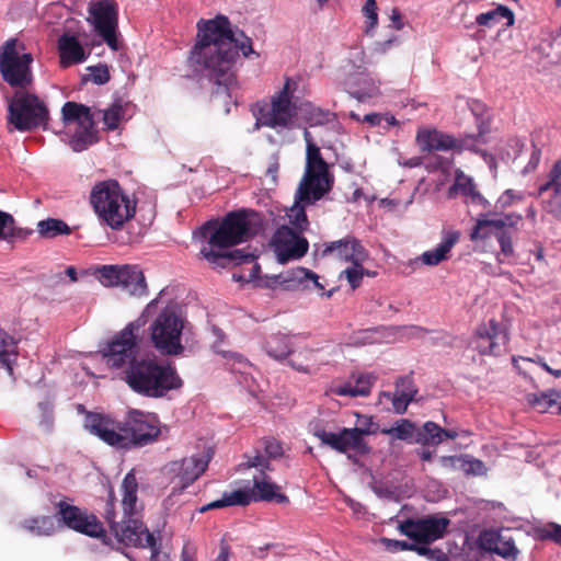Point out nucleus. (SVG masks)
Listing matches in <instances>:
<instances>
[{
	"label": "nucleus",
	"mask_w": 561,
	"mask_h": 561,
	"mask_svg": "<svg viewBox=\"0 0 561 561\" xmlns=\"http://www.w3.org/2000/svg\"><path fill=\"white\" fill-rule=\"evenodd\" d=\"M196 27V43L190 50L187 65L214 84L215 95L231 98L238 88L237 60L240 53L244 57L254 54L252 41L243 31L233 30L229 19L222 14L209 20L201 19Z\"/></svg>",
	"instance_id": "f257e3e1"
},
{
	"label": "nucleus",
	"mask_w": 561,
	"mask_h": 561,
	"mask_svg": "<svg viewBox=\"0 0 561 561\" xmlns=\"http://www.w3.org/2000/svg\"><path fill=\"white\" fill-rule=\"evenodd\" d=\"M84 427L110 446L121 449L144 447L156 442L161 433L156 414L130 409L122 422L107 415L89 412Z\"/></svg>",
	"instance_id": "f03ea898"
},
{
	"label": "nucleus",
	"mask_w": 561,
	"mask_h": 561,
	"mask_svg": "<svg viewBox=\"0 0 561 561\" xmlns=\"http://www.w3.org/2000/svg\"><path fill=\"white\" fill-rule=\"evenodd\" d=\"M122 379L134 392L148 398H162L183 386L174 366L148 356L131 365Z\"/></svg>",
	"instance_id": "7ed1b4c3"
},
{
	"label": "nucleus",
	"mask_w": 561,
	"mask_h": 561,
	"mask_svg": "<svg viewBox=\"0 0 561 561\" xmlns=\"http://www.w3.org/2000/svg\"><path fill=\"white\" fill-rule=\"evenodd\" d=\"M264 227L260 213L242 208L228 213L220 222L210 220L201 228L203 236L209 234L211 248L225 249L243 243Z\"/></svg>",
	"instance_id": "20e7f679"
},
{
	"label": "nucleus",
	"mask_w": 561,
	"mask_h": 561,
	"mask_svg": "<svg viewBox=\"0 0 561 561\" xmlns=\"http://www.w3.org/2000/svg\"><path fill=\"white\" fill-rule=\"evenodd\" d=\"M90 203L99 219L113 230H119L136 214L137 202L116 180L98 182L91 190Z\"/></svg>",
	"instance_id": "39448f33"
},
{
	"label": "nucleus",
	"mask_w": 561,
	"mask_h": 561,
	"mask_svg": "<svg viewBox=\"0 0 561 561\" xmlns=\"http://www.w3.org/2000/svg\"><path fill=\"white\" fill-rule=\"evenodd\" d=\"M304 138L306 141V170L298 187V198L307 204H313L331 191L334 176L329 172V164L307 129H305Z\"/></svg>",
	"instance_id": "423d86ee"
},
{
	"label": "nucleus",
	"mask_w": 561,
	"mask_h": 561,
	"mask_svg": "<svg viewBox=\"0 0 561 561\" xmlns=\"http://www.w3.org/2000/svg\"><path fill=\"white\" fill-rule=\"evenodd\" d=\"M49 111L36 94L18 90L8 100L7 124L9 130L21 133L46 128Z\"/></svg>",
	"instance_id": "0eeeda50"
},
{
	"label": "nucleus",
	"mask_w": 561,
	"mask_h": 561,
	"mask_svg": "<svg viewBox=\"0 0 561 561\" xmlns=\"http://www.w3.org/2000/svg\"><path fill=\"white\" fill-rule=\"evenodd\" d=\"M138 330V324L128 323L100 351L108 368L119 370L125 376L130 366L142 357L140 356L139 339L135 333Z\"/></svg>",
	"instance_id": "6e6552de"
},
{
	"label": "nucleus",
	"mask_w": 561,
	"mask_h": 561,
	"mask_svg": "<svg viewBox=\"0 0 561 561\" xmlns=\"http://www.w3.org/2000/svg\"><path fill=\"white\" fill-rule=\"evenodd\" d=\"M259 501L284 504L288 503L289 499L286 494L279 491V486L277 484L267 481V476H262L261 480L254 478L252 489L236 490L230 493H224L222 499L208 503L201 508V512L227 506H247L251 502Z\"/></svg>",
	"instance_id": "1a4fd4ad"
},
{
	"label": "nucleus",
	"mask_w": 561,
	"mask_h": 561,
	"mask_svg": "<svg viewBox=\"0 0 561 561\" xmlns=\"http://www.w3.org/2000/svg\"><path fill=\"white\" fill-rule=\"evenodd\" d=\"M18 39H8L0 51V72L2 79L12 88L25 91L33 83L31 64L33 56L30 53L20 55Z\"/></svg>",
	"instance_id": "9d476101"
},
{
	"label": "nucleus",
	"mask_w": 561,
	"mask_h": 561,
	"mask_svg": "<svg viewBox=\"0 0 561 561\" xmlns=\"http://www.w3.org/2000/svg\"><path fill=\"white\" fill-rule=\"evenodd\" d=\"M57 516L62 525L76 533L91 538L100 539L104 545H111L112 538L107 535L103 523L99 517L79 506L71 505L66 501H59L55 504Z\"/></svg>",
	"instance_id": "9b49d317"
},
{
	"label": "nucleus",
	"mask_w": 561,
	"mask_h": 561,
	"mask_svg": "<svg viewBox=\"0 0 561 561\" xmlns=\"http://www.w3.org/2000/svg\"><path fill=\"white\" fill-rule=\"evenodd\" d=\"M255 117V128L268 127L272 129H289L297 116V105L290 100H284L275 95L270 102H257L252 107Z\"/></svg>",
	"instance_id": "f8f14e48"
},
{
	"label": "nucleus",
	"mask_w": 561,
	"mask_h": 561,
	"mask_svg": "<svg viewBox=\"0 0 561 561\" xmlns=\"http://www.w3.org/2000/svg\"><path fill=\"white\" fill-rule=\"evenodd\" d=\"M182 319L172 310H163L151 325V340L163 355H179L184 347L181 344Z\"/></svg>",
	"instance_id": "ddd939ff"
},
{
	"label": "nucleus",
	"mask_w": 561,
	"mask_h": 561,
	"mask_svg": "<svg viewBox=\"0 0 561 561\" xmlns=\"http://www.w3.org/2000/svg\"><path fill=\"white\" fill-rule=\"evenodd\" d=\"M99 274L106 286H118L131 296L147 294L145 275L137 265H103L99 268Z\"/></svg>",
	"instance_id": "4468645a"
},
{
	"label": "nucleus",
	"mask_w": 561,
	"mask_h": 561,
	"mask_svg": "<svg viewBox=\"0 0 561 561\" xmlns=\"http://www.w3.org/2000/svg\"><path fill=\"white\" fill-rule=\"evenodd\" d=\"M117 542L128 547L149 548L151 559L160 553V547L153 535L136 515L124 516L121 524L112 531Z\"/></svg>",
	"instance_id": "2eb2a0df"
},
{
	"label": "nucleus",
	"mask_w": 561,
	"mask_h": 561,
	"mask_svg": "<svg viewBox=\"0 0 561 561\" xmlns=\"http://www.w3.org/2000/svg\"><path fill=\"white\" fill-rule=\"evenodd\" d=\"M473 141L474 138L471 136L458 139L435 128H420L415 136V142L421 152L448 150L461 152L465 149L476 151V148L472 145Z\"/></svg>",
	"instance_id": "dca6fc26"
},
{
	"label": "nucleus",
	"mask_w": 561,
	"mask_h": 561,
	"mask_svg": "<svg viewBox=\"0 0 561 561\" xmlns=\"http://www.w3.org/2000/svg\"><path fill=\"white\" fill-rule=\"evenodd\" d=\"M209 458L191 456L181 460L171 461L163 470L170 478L174 490L183 491L193 484L207 469Z\"/></svg>",
	"instance_id": "f3484780"
},
{
	"label": "nucleus",
	"mask_w": 561,
	"mask_h": 561,
	"mask_svg": "<svg viewBox=\"0 0 561 561\" xmlns=\"http://www.w3.org/2000/svg\"><path fill=\"white\" fill-rule=\"evenodd\" d=\"M90 14L93 18L94 28L103 38L106 45L113 49H118L117 42V5L110 0H100L92 4Z\"/></svg>",
	"instance_id": "a211bd4d"
},
{
	"label": "nucleus",
	"mask_w": 561,
	"mask_h": 561,
	"mask_svg": "<svg viewBox=\"0 0 561 561\" xmlns=\"http://www.w3.org/2000/svg\"><path fill=\"white\" fill-rule=\"evenodd\" d=\"M287 225L278 227L273 236V245L280 263L302 257L309 249L308 240Z\"/></svg>",
	"instance_id": "6ab92c4d"
},
{
	"label": "nucleus",
	"mask_w": 561,
	"mask_h": 561,
	"mask_svg": "<svg viewBox=\"0 0 561 561\" xmlns=\"http://www.w3.org/2000/svg\"><path fill=\"white\" fill-rule=\"evenodd\" d=\"M507 341V334L502 331L500 324L491 320L489 325L483 324L477 330L474 348L481 355L500 356L505 352Z\"/></svg>",
	"instance_id": "aec40b11"
},
{
	"label": "nucleus",
	"mask_w": 561,
	"mask_h": 561,
	"mask_svg": "<svg viewBox=\"0 0 561 561\" xmlns=\"http://www.w3.org/2000/svg\"><path fill=\"white\" fill-rule=\"evenodd\" d=\"M376 378L371 374L352 375L346 381H332L325 388L328 397H368Z\"/></svg>",
	"instance_id": "412c9836"
},
{
	"label": "nucleus",
	"mask_w": 561,
	"mask_h": 561,
	"mask_svg": "<svg viewBox=\"0 0 561 561\" xmlns=\"http://www.w3.org/2000/svg\"><path fill=\"white\" fill-rule=\"evenodd\" d=\"M323 245V256L334 254L336 259L344 262H350L352 264L358 265L359 263L366 261L368 257L367 251L364 249L360 242L352 236H347L341 240L324 243Z\"/></svg>",
	"instance_id": "4be33fe9"
},
{
	"label": "nucleus",
	"mask_w": 561,
	"mask_h": 561,
	"mask_svg": "<svg viewBox=\"0 0 561 561\" xmlns=\"http://www.w3.org/2000/svg\"><path fill=\"white\" fill-rule=\"evenodd\" d=\"M479 545L482 550L515 561L519 554V550L515 546L513 538L494 531H485L479 537Z\"/></svg>",
	"instance_id": "5701e85b"
},
{
	"label": "nucleus",
	"mask_w": 561,
	"mask_h": 561,
	"mask_svg": "<svg viewBox=\"0 0 561 561\" xmlns=\"http://www.w3.org/2000/svg\"><path fill=\"white\" fill-rule=\"evenodd\" d=\"M458 194L470 199L473 204H481L484 207L489 202L480 194L472 178L466 175L461 170H457L454 184L448 188V197L455 198Z\"/></svg>",
	"instance_id": "b1692460"
},
{
	"label": "nucleus",
	"mask_w": 561,
	"mask_h": 561,
	"mask_svg": "<svg viewBox=\"0 0 561 561\" xmlns=\"http://www.w3.org/2000/svg\"><path fill=\"white\" fill-rule=\"evenodd\" d=\"M60 62L64 67L84 61L85 54L82 45L73 35L64 34L58 39Z\"/></svg>",
	"instance_id": "393cba45"
},
{
	"label": "nucleus",
	"mask_w": 561,
	"mask_h": 561,
	"mask_svg": "<svg viewBox=\"0 0 561 561\" xmlns=\"http://www.w3.org/2000/svg\"><path fill=\"white\" fill-rule=\"evenodd\" d=\"M449 523V519L445 517L427 516L420 518L419 543H430L442 538Z\"/></svg>",
	"instance_id": "a878e982"
},
{
	"label": "nucleus",
	"mask_w": 561,
	"mask_h": 561,
	"mask_svg": "<svg viewBox=\"0 0 561 561\" xmlns=\"http://www.w3.org/2000/svg\"><path fill=\"white\" fill-rule=\"evenodd\" d=\"M122 506L123 515H137L138 481L134 470H130L122 481Z\"/></svg>",
	"instance_id": "bb28decb"
},
{
	"label": "nucleus",
	"mask_w": 561,
	"mask_h": 561,
	"mask_svg": "<svg viewBox=\"0 0 561 561\" xmlns=\"http://www.w3.org/2000/svg\"><path fill=\"white\" fill-rule=\"evenodd\" d=\"M458 239V232H448L445 236L444 240L434 250L425 251L424 253L421 254V256L417 260L425 265H438L440 262L448 259L447 254L457 243Z\"/></svg>",
	"instance_id": "cd10ccee"
},
{
	"label": "nucleus",
	"mask_w": 561,
	"mask_h": 561,
	"mask_svg": "<svg viewBox=\"0 0 561 561\" xmlns=\"http://www.w3.org/2000/svg\"><path fill=\"white\" fill-rule=\"evenodd\" d=\"M201 254L210 264L225 266L228 262L240 263H253L254 256L252 254L244 253L242 250H232L226 252H217L214 249L203 248Z\"/></svg>",
	"instance_id": "c85d7f7f"
},
{
	"label": "nucleus",
	"mask_w": 561,
	"mask_h": 561,
	"mask_svg": "<svg viewBox=\"0 0 561 561\" xmlns=\"http://www.w3.org/2000/svg\"><path fill=\"white\" fill-rule=\"evenodd\" d=\"M265 351L272 358L284 360L294 354L290 336L282 333L271 335L265 342Z\"/></svg>",
	"instance_id": "c756f323"
},
{
	"label": "nucleus",
	"mask_w": 561,
	"mask_h": 561,
	"mask_svg": "<svg viewBox=\"0 0 561 561\" xmlns=\"http://www.w3.org/2000/svg\"><path fill=\"white\" fill-rule=\"evenodd\" d=\"M502 20H506V26H512L515 21L513 11L502 4L491 11L480 13L476 16V23L484 28H492L500 24Z\"/></svg>",
	"instance_id": "7c9ffc66"
},
{
	"label": "nucleus",
	"mask_w": 561,
	"mask_h": 561,
	"mask_svg": "<svg viewBox=\"0 0 561 561\" xmlns=\"http://www.w3.org/2000/svg\"><path fill=\"white\" fill-rule=\"evenodd\" d=\"M22 527L35 536H51L58 528L55 517L48 515L24 519Z\"/></svg>",
	"instance_id": "2f4dec72"
},
{
	"label": "nucleus",
	"mask_w": 561,
	"mask_h": 561,
	"mask_svg": "<svg viewBox=\"0 0 561 561\" xmlns=\"http://www.w3.org/2000/svg\"><path fill=\"white\" fill-rule=\"evenodd\" d=\"M61 115L65 123L76 122L79 126L82 124L91 125L93 119L90 107L72 101L64 104Z\"/></svg>",
	"instance_id": "473e14b6"
},
{
	"label": "nucleus",
	"mask_w": 561,
	"mask_h": 561,
	"mask_svg": "<svg viewBox=\"0 0 561 561\" xmlns=\"http://www.w3.org/2000/svg\"><path fill=\"white\" fill-rule=\"evenodd\" d=\"M526 400L537 411L543 413L552 408L561 410V392L549 390L541 393H528Z\"/></svg>",
	"instance_id": "72a5a7b5"
},
{
	"label": "nucleus",
	"mask_w": 561,
	"mask_h": 561,
	"mask_svg": "<svg viewBox=\"0 0 561 561\" xmlns=\"http://www.w3.org/2000/svg\"><path fill=\"white\" fill-rule=\"evenodd\" d=\"M94 118L92 124H82L70 139V146L73 151L80 152L89 146L99 141L98 131L94 128Z\"/></svg>",
	"instance_id": "f704fd0d"
},
{
	"label": "nucleus",
	"mask_w": 561,
	"mask_h": 561,
	"mask_svg": "<svg viewBox=\"0 0 561 561\" xmlns=\"http://www.w3.org/2000/svg\"><path fill=\"white\" fill-rule=\"evenodd\" d=\"M305 205L308 204L298 198L297 192L295 204L286 213L288 219L287 226L301 233L307 231L310 226V222L306 214Z\"/></svg>",
	"instance_id": "c9c22d12"
},
{
	"label": "nucleus",
	"mask_w": 561,
	"mask_h": 561,
	"mask_svg": "<svg viewBox=\"0 0 561 561\" xmlns=\"http://www.w3.org/2000/svg\"><path fill=\"white\" fill-rule=\"evenodd\" d=\"M18 356V340L0 328V363L12 370Z\"/></svg>",
	"instance_id": "e433bc0d"
},
{
	"label": "nucleus",
	"mask_w": 561,
	"mask_h": 561,
	"mask_svg": "<svg viewBox=\"0 0 561 561\" xmlns=\"http://www.w3.org/2000/svg\"><path fill=\"white\" fill-rule=\"evenodd\" d=\"M37 231L41 237L46 239H53L58 236H68L71 233V228L67 225L66 221L57 218H47L41 220L37 224Z\"/></svg>",
	"instance_id": "4c0bfd02"
},
{
	"label": "nucleus",
	"mask_w": 561,
	"mask_h": 561,
	"mask_svg": "<svg viewBox=\"0 0 561 561\" xmlns=\"http://www.w3.org/2000/svg\"><path fill=\"white\" fill-rule=\"evenodd\" d=\"M414 443L432 446L439 445L442 443V427L432 421L424 423L423 427L416 431Z\"/></svg>",
	"instance_id": "58836bf2"
},
{
	"label": "nucleus",
	"mask_w": 561,
	"mask_h": 561,
	"mask_svg": "<svg viewBox=\"0 0 561 561\" xmlns=\"http://www.w3.org/2000/svg\"><path fill=\"white\" fill-rule=\"evenodd\" d=\"M416 426L413 422L408 419H401L396 422L394 426L389 428H382L381 434L391 436L394 439L400 440H413L416 434Z\"/></svg>",
	"instance_id": "ea45409f"
},
{
	"label": "nucleus",
	"mask_w": 561,
	"mask_h": 561,
	"mask_svg": "<svg viewBox=\"0 0 561 561\" xmlns=\"http://www.w3.org/2000/svg\"><path fill=\"white\" fill-rule=\"evenodd\" d=\"M300 114L301 117L310 125L318 126L322 125L329 121V111H323L320 107L314 106L310 102L301 103L297 106V114Z\"/></svg>",
	"instance_id": "a19ab883"
},
{
	"label": "nucleus",
	"mask_w": 561,
	"mask_h": 561,
	"mask_svg": "<svg viewBox=\"0 0 561 561\" xmlns=\"http://www.w3.org/2000/svg\"><path fill=\"white\" fill-rule=\"evenodd\" d=\"M552 191L553 196L550 201H557L561 198V163H554L548 174V181L539 186V194L547 191Z\"/></svg>",
	"instance_id": "79ce46f5"
},
{
	"label": "nucleus",
	"mask_w": 561,
	"mask_h": 561,
	"mask_svg": "<svg viewBox=\"0 0 561 561\" xmlns=\"http://www.w3.org/2000/svg\"><path fill=\"white\" fill-rule=\"evenodd\" d=\"M278 277H282V282H295V283H302L305 280H312L316 285V287L323 289V286L318 282L319 276L306 268V267H296L293 268L285 274L279 275Z\"/></svg>",
	"instance_id": "37998d69"
},
{
	"label": "nucleus",
	"mask_w": 561,
	"mask_h": 561,
	"mask_svg": "<svg viewBox=\"0 0 561 561\" xmlns=\"http://www.w3.org/2000/svg\"><path fill=\"white\" fill-rule=\"evenodd\" d=\"M376 430L369 427L344 428L346 450L358 449L364 445V436L375 434Z\"/></svg>",
	"instance_id": "c03bdc74"
},
{
	"label": "nucleus",
	"mask_w": 561,
	"mask_h": 561,
	"mask_svg": "<svg viewBox=\"0 0 561 561\" xmlns=\"http://www.w3.org/2000/svg\"><path fill=\"white\" fill-rule=\"evenodd\" d=\"M314 436L318 437L323 444L340 453L346 451L344 428L340 433H331L323 428H319L314 431Z\"/></svg>",
	"instance_id": "a18cd8bd"
},
{
	"label": "nucleus",
	"mask_w": 561,
	"mask_h": 561,
	"mask_svg": "<svg viewBox=\"0 0 561 561\" xmlns=\"http://www.w3.org/2000/svg\"><path fill=\"white\" fill-rule=\"evenodd\" d=\"M89 72L82 77L83 82H92L98 85L105 84L110 81L111 75L106 65L100 64L87 69Z\"/></svg>",
	"instance_id": "49530a36"
},
{
	"label": "nucleus",
	"mask_w": 561,
	"mask_h": 561,
	"mask_svg": "<svg viewBox=\"0 0 561 561\" xmlns=\"http://www.w3.org/2000/svg\"><path fill=\"white\" fill-rule=\"evenodd\" d=\"M291 357L288 359V365L304 374L310 373V362L312 356V350H305L304 352H299L298 354H291Z\"/></svg>",
	"instance_id": "de8ad7c7"
},
{
	"label": "nucleus",
	"mask_w": 561,
	"mask_h": 561,
	"mask_svg": "<svg viewBox=\"0 0 561 561\" xmlns=\"http://www.w3.org/2000/svg\"><path fill=\"white\" fill-rule=\"evenodd\" d=\"M123 116V107L119 103H113L111 107L103 111V122L107 130H115Z\"/></svg>",
	"instance_id": "09e8293b"
},
{
	"label": "nucleus",
	"mask_w": 561,
	"mask_h": 561,
	"mask_svg": "<svg viewBox=\"0 0 561 561\" xmlns=\"http://www.w3.org/2000/svg\"><path fill=\"white\" fill-rule=\"evenodd\" d=\"M426 543H415L414 552L420 556L426 557L431 561H450L447 553L438 548H428Z\"/></svg>",
	"instance_id": "8fccbe9b"
},
{
	"label": "nucleus",
	"mask_w": 561,
	"mask_h": 561,
	"mask_svg": "<svg viewBox=\"0 0 561 561\" xmlns=\"http://www.w3.org/2000/svg\"><path fill=\"white\" fill-rule=\"evenodd\" d=\"M342 274L345 275L352 289H356L360 286L363 276L365 274L368 275V272L363 267V263H359L358 265L352 264V266L344 270Z\"/></svg>",
	"instance_id": "3c124183"
},
{
	"label": "nucleus",
	"mask_w": 561,
	"mask_h": 561,
	"mask_svg": "<svg viewBox=\"0 0 561 561\" xmlns=\"http://www.w3.org/2000/svg\"><path fill=\"white\" fill-rule=\"evenodd\" d=\"M363 15L366 18V34H369L378 24L377 2L376 0H366L362 9Z\"/></svg>",
	"instance_id": "603ef678"
},
{
	"label": "nucleus",
	"mask_w": 561,
	"mask_h": 561,
	"mask_svg": "<svg viewBox=\"0 0 561 561\" xmlns=\"http://www.w3.org/2000/svg\"><path fill=\"white\" fill-rule=\"evenodd\" d=\"M394 386V391H398L399 393L414 400V397L417 393V389L414 385L412 376H401L397 378Z\"/></svg>",
	"instance_id": "864d4df0"
},
{
	"label": "nucleus",
	"mask_w": 561,
	"mask_h": 561,
	"mask_svg": "<svg viewBox=\"0 0 561 561\" xmlns=\"http://www.w3.org/2000/svg\"><path fill=\"white\" fill-rule=\"evenodd\" d=\"M420 518L412 519L408 518L401 523H399L398 529L399 531L409 537L410 539L414 540L415 543H419L420 538Z\"/></svg>",
	"instance_id": "5fc2aeb1"
},
{
	"label": "nucleus",
	"mask_w": 561,
	"mask_h": 561,
	"mask_svg": "<svg viewBox=\"0 0 561 561\" xmlns=\"http://www.w3.org/2000/svg\"><path fill=\"white\" fill-rule=\"evenodd\" d=\"M495 237L501 248V253L497 255V261L502 263L503 260L500 256L501 254L504 256H512L514 254L512 236L507 231H500L495 232Z\"/></svg>",
	"instance_id": "6e6d98bb"
},
{
	"label": "nucleus",
	"mask_w": 561,
	"mask_h": 561,
	"mask_svg": "<svg viewBox=\"0 0 561 561\" xmlns=\"http://www.w3.org/2000/svg\"><path fill=\"white\" fill-rule=\"evenodd\" d=\"M103 517L108 524L111 533L117 527L121 522H116V512H115V495L113 490L110 491L108 499L105 504Z\"/></svg>",
	"instance_id": "4d7b16f0"
},
{
	"label": "nucleus",
	"mask_w": 561,
	"mask_h": 561,
	"mask_svg": "<svg viewBox=\"0 0 561 561\" xmlns=\"http://www.w3.org/2000/svg\"><path fill=\"white\" fill-rule=\"evenodd\" d=\"M485 226H490L492 229H495L496 232L506 231L505 224L503 222V218L500 219H478L474 227L471 230V237L481 236V231Z\"/></svg>",
	"instance_id": "13d9d810"
},
{
	"label": "nucleus",
	"mask_w": 561,
	"mask_h": 561,
	"mask_svg": "<svg viewBox=\"0 0 561 561\" xmlns=\"http://www.w3.org/2000/svg\"><path fill=\"white\" fill-rule=\"evenodd\" d=\"M383 396L391 400L392 408L398 414H403L407 411L408 405L413 401L398 391H394L393 393L385 392Z\"/></svg>",
	"instance_id": "bf43d9fd"
},
{
	"label": "nucleus",
	"mask_w": 561,
	"mask_h": 561,
	"mask_svg": "<svg viewBox=\"0 0 561 561\" xmlns=\"http://www.w3.org/2000/svg\"><path fill=\"white\" fill-rule=\"evenodd\" d=\"M380 543L386 548L387 551L396 553L399 551H414L415 543H409L404 540H397L382 537L380 538Z\"/></svg>",
	"instance_id": "052dcab7"
},
{
	"label": "nucleus",
	"mask_w": 561,
	"mask_h": 561,
	"mask_svg": "<svg viewBox=\"0 0 561 561\" xmlns=\"http://www.w3.org/2000/svg\"><path fill=\"white\" fill-rule=\"evenodd\" d=\"M540 539L551 540L558 545H561V525L551 523L548 526L538 529Z\"/></svg>",
	"instance_id": "680f3d73"
},
{
	"label": "nucleus",
	"mask_w": 561,
	"mask_h": 561,
	"mask_svg": "<svg viewBox=\"0 0 561 561\" xmlns=\"http://www.w3.org/2000/svg\"><path fill=\"white\" fill-rule=\"evenodd\" d=\"M244 465L248 468L260 469L261 477L266 476L265 474L266 470H272V468L270 466L268 458L264 454H260V453H257L256 455H254L252 457H248V460H247V462H244Z\"/></svg>",
	"instance_id": "e2e57ef3"
},
{
	"label": "nucleus",
	"mask_w": 561,
	"mask_h": 561,
	"mask_svg": "<svg viewBox=\"0 0 561 561\" xmlns=\"http://www.w3.org/2000/svg\"><path fill=\"white\" fill-rule=\"evenodd\" d=\"M460 470L463 471L466 474H481L484 470V463L479 459L463 456V461H461Z\"/></svg>",
	"instance_id": "0e129e2a"
},
{
	"label": "nucleus",
	"mask_w": 561,
	"mask_h": 561,
	"mask_svg": "<svg viewBox=\"0 0 561 561\" xmlns=\"http://www.w3.org/2000/svg\"><path fill=\"white\" fill-rule=\"evenodd\" d=\"M32 230L18 228L14 226V222H11L8 228L4 230V238L2 240H7L12 242L14 240H25L28 236L32 234Z\"/></svg>",
	"instance_id": "69168bd1"
},
{
	"label": "nucleus",
	"mask_w": 561,
	"mask_h": 561,
	"mask_svg": "<svg viewBox=\"0 0 561 561\" xmlns=\"http://www.w3.org/2000/svg\"><path fill=\"white\" fill-rule=\"evenodd\" d=\"M265 456L270 458H279L283 455V447L275 439H267L264 444Z\"/></svg>",
	"instance_id": "338daca9"
},
{
	"label": "nucleus",
	"mask_w": 561,
	"mask_h": 561,
	"mask_svg": "<svg viewBox=\"0 0 561 561\" xmlns=\"http://www.w3.org/2000/svg\"><path fill=\"white\" fill-rule=\"evenodd\" d=\"M296 88H297V83L294 80L287 78L282 90L276 92L274 95L277 98L284 99V100L291 101L293 94H294V91L296 90Z\"/></svg>",
	"instance_id": "774afa93"
}]
</instances>
